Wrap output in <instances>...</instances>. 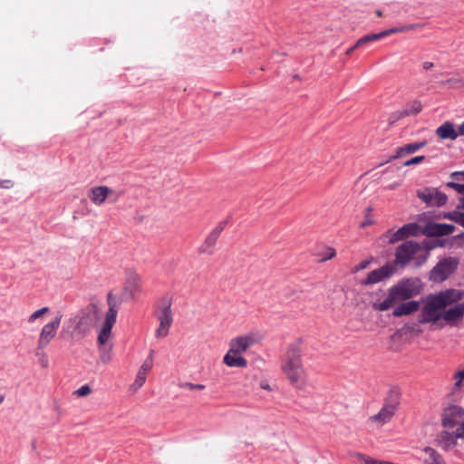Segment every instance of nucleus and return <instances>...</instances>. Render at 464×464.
<instances>
[{"label": "nucleus", "instance_id": "nucleus-48", "mask_svg": "<svg viewBox=\"0 0 464 464\" xmlns=\"http://www.w3.org/2000/svg\"><path fill=\"white\" fill-rule=\"evenodd\" d=\"M459 208H464V195L459 199V205L458 206Z\"/></svg>", "mask_w": 464, "mask_h": 464}, {"label": "nucleus", "instance_id": "nucleus-33", "mask_svg": "<svg viewBox=\"0 0 464 464\" xmlns=\"http://www.w3.org/2000/svg\"><path fill=\"white\" fill-rule=\"evenodd\" d=\"M180 388L188 390H204L206 386L204 384H195L192 382H182L179 385Z\"/></svg>", "mask_w": 464, "mask_h": 464}, {"label": "nucleus", "instance_id": "nucleus-17", "mask_svg": "<svg viewBox=\"0 0 464 464\" xmlns=\"http://www.w3.org/2000/svg\"><path fill=\"white\" fill-rule=\"evenodd\" d=\"M113 190L106 186H98L94 187L90 190L89 198L91 201L100 206L105 202V200L112 195Z\"/></svg>", "mask_w": 464, "mask_h": 464}, {"label": "nucleus", "instance_id": "nucleus-37", "mask_svg": "<svg viewBox=\"0 0 464 464\" xmlns=\"http://www.w3.org/2000/svg\"><path fill=\"white\" fill-rule=\"evenodd\" d=\"M425 160L424 156H417L404 162V166L415 165L422 162Z\"/></svg>", "mask_w": 464, "mask_h": 464}, {"label": "nucleus", "instance_id": "nucleus-21", "mask_svg": "<svg viewBox=\"0 0 464 464\" xmlns=\"http://www.w3.org/2000/svg\"><path fill=\"white\" fill-rule=\"evenodd\" d=\"M455 227L450 224H430L427 227V233L430 236L441 237L453 233Z\"/></svg>", "mask_w": 464, "mask_h": 464}, {"label": "nucleus", "instance_id": "nucleus-29", "mask_svg": "<svg viewBox=\"0 0 464 464\" xmlns=\"http://www.w3.org/2000/svg\"><path fill=\"white\" fill-rule=\"evenodd\" d=\"M50 311L49 307L44 306L34 311L29 317L28 323H34L35 320L42 318L45 314Z\"/></svg>", "mask_w": 464, "mask_h": 464}, {"label": "nucleus", "instance_id": "nucleus-23", "mask_svg": "<svg viewBox=\"0 0 464 464\" xmlns=\"http://www.w3.org/2000/svg\"><path fill=\"white\" fill-rule=\"evenodd\" d=\"M422 27H423L422 24H411L400 26V27H392L390 29H387V30L378 33V34H379L380 39H382V38L388 36L390 34H392L406 33V32L417 30V29L422 28Z\"/></svg>", "mask_w": 464, "mask_h": 464}, {"label": "nucleus", "instance_id": "nucleus-3", "mask_svg": "<svg viewBox=\"0 0 464 464\" xmlns=\"http://www.w3.org/2000/svg\"><path fill=\"white\" fill-rule=\"evenodd\" d=\"M421 290L422 284L419 278L411 277L400 280L388 289L387 297L382 302L372 303V308L380 312L387 311L394 304L420 295Z\"/></svg>", "mask_w": 464, "mask_h": 464}, {"label": "nucleus", "instance_id": "nucleus-19", "mask_svg": "<svg viewBox=\"0 0 464 464\" xmlns=\"http://www.w3.org/2000/svg\"><path fill=\"white\" fill-rule=\"evenodd\" d=\"M223 363L231 368H246L247 361L241 354L233 353L228 349L223 357Z\"/></svg>", "mask_w": 464, "mask_h": 464}, {"label": "nucleus", "instance_id": "nucleus-28", "mask_svg": "<svg viewBox=\"0 0 464 464\" xmlns=\"http://www.w3.org/2000/svg\"><path fill=\"white\" fill-rule=\"evenodd\" d=\"M35 356L38 358V362L42 368H47L49 366V359L44 350H39L37 347L34 352Z\"/></svg>", "mask_w": 464, "mask_h": 464}, {"label": "nucleus", "instance_id": "nucleus-32", "mask_svg": "<svg viewBox=\"0 0 464 464\" xmlns=\"http://www.w3.org/2000/svg\"><path fill=\"white\" fill-rule=\"evenodd\" d=\"M454 310L457 311V314L455 315L456 324H457L464 316V301L462 303H459V304H457L456 305H454Z\"/></svg>", "mask_w": 464, "mask_h": 464}, {"label": "nucleus", "instance_id": "nucleus-22", "mask_svg": "<svg viewBox=\"0 0 464 464\" xmlns=\"http://www.w3.org/2000/svg\"><path fill=\"white\" fill-rule=\"evenodd\" d=\"M426 145H427L426 141H419V142L406 144L402 147L398 148L396 150L395 154L392 157H391V160H395V159L401 158L408 154H412V153L416 152L417 150H419L420 149L425 147Z\"/></svg>", "mask_w": 464, "mask_h": 464}, {"label": "nucleus", "instance_id": "nucleus-1", "mask_svg": "<svg viewBox=\"0 0 464 464\" xmlns=\"http://www.w3.org/2000/svg\"><path fill=\"white\" fill-rule=\"evenodd\" d=\"M464 296V292L459 289H446L429 295L418 315V322L421 324H430L441 329L445 324L455 325L457 311L454 306H448L458 303Z\"/></svg>", "mask_w": 464, "mask_h": 464}, {"label": "nucleus", "instance_id": "nucleus-34", "mask_svg": "<svg viewBox=\"0 0 464 464\" xmlns=\"http://www.w3.org/2000/svg\"><path fill=\"white\" fill-rule=\"evenodd\" d=\"M425 452L429 454L431 459V464H440V455L431 448H426Z\"/></svg>", "mask_w": 464, "mask_h": 464}, {"label": "nucleus", "instance_id": "nucleus-12", "mask_svg": "<svg viewBox=\"0 0 464 464\" xmlns=\"http://www.w3.org/2000/svg\"><path fill=\"white\" fill-rule=\"evenodd\" d=\"M417 197L429 206H443L447 202V196L437 188H428L417 191Z\"/></svg>", "mask_w": 464, "mask_h": 464}, {"label": "nucleus", "instance_id": "nucleus-36", "mask_svg": "<svg viewBox=\"0 0 464 464\" xmlns=\"http://www.w3.org/2000/svg\"><path fill=\"white\" fill-rule=\"evenodd\" d=\"M129 284L132 286L133 290L140 291V278L138 276H134L129 279Z\"/></svg>", "mask_w": 464, "mask_h": 464}, {"label": "nucleus", "instance_id": "nucleus-30", "mask_svg": "<svg viewBox=\"0 0 464 464\" xmlns=\"http://www.w3.org/2000/svg\"><path fill=\"white\" fill-rule=\"evenodd\" d=\"M153 362L151 358H146V360L142 362L141 366L139 369V372L149 374L150 371L152 369Z\"/></svg>", "mask_w": 464, "mask_h": 464}, {"label": "nucleus", "instance_id": "nucleus-13", "mask_svg": "<svg viewBox=\"0 0 464 464\" xmlns=\"http://www.w3.org/2000/svg\"><path fill=\"white\" fill-rule=\"evenodd\" d=\"M394 272V265L388 263L383 266L370 272L367 277L362 281V285H372L377 284L384 279L391 277Z\"/></svg>", "mask_w": 464, "mask_h": 464}, {"label": "nucleus", "instance_id": "nucleus-25", "mask_svg": "<svg viewBox=\"0 0 464 464\" xmlns=\"http://www.w3.org/2000/svg\"><path fill=\"white\" fill-rule=\"evenodd\" d=\"M380 40L379 34H370L361 37L356 43L355 47H362L370 43Z\"/></svg>", "mask_w": 464, "mask_h": 464}, {"label": "nucleus", "instance_id": "nucleus-11", "mask_svg": "<svg viewBox=\"0 0 464 464\" xmlns=\"http://www.w3.org/2000/svg\"><path fill=\"white\" fill-rule=\"evenodd\" d=\"M464 420V409L458 405L446 408L442 413L441 423L444 427L452 429Z\"/></svg>", "mask_w": 464, "mask_h": 464}, {"label": "nucleus", "instance_id": "nucleus-43", "mask_svg": "<svg viewBox=\"0 0 464 464\" xmlns=\"http://www.w3.org/2000/svg\"><path fill=\"white\" fill-rule=\"evenodd\" d=\"M433 67H434V63H433L432 62H428V61H426V62H424V63H422V69H423L424 71L431 70Z\"/></svg>", "mask_w": 464, "mask_h": 464}, {"label": "nucleus", "instance_id": "nucleus-20", "mask_svg": "<svg viewBox=\"0 0 464 464\" xmlns=\"http://www.w3.org/2000/svg\"><path fill=\"white\" fill-rule=\"evenodd\" d=\"M436 134L442 140H454L458 138L459 133L455 130L454 124L450 121H445L436 130Z\"/></svg>", "mask_w": 464, "mask_h": 464}, {"label": "nucleus", "instance_id": "nucleus-50", "mask_svg": "<svg viewBox=\"0 0 464 464\" xmlns=\"http://www.w3.org/2000/svg\"><path fill=\"white\" fill-rule=\"evenodd\" d=\"M153 353L154 351H150V353L147 358H151L153 360Z\"/></svg>", "mask_w": 464, "mask_h": 464}, {"label": "nucleus", "instance_id": "nucleus-27", "mask_svg": "<svg viewBox=\"0 0 464 464\" xmlns=\"http://www.w3.org/2000/svg\"><path fill=\"white\" fill-rule=\"evenodd\" d=\"M453 380H454V383H453V390L455 391H459L462 386H463V382H464V369L463 370H459L458 372H456L454 374H453Z\"/></svg>", "mask_w": 464, "mask_h": 464}, {"label": "nucleus", "instance_id": "nucleus-31", "mask_svg": "<svg viewBox=\"0 0 464 464\" xmlns=\"http://www.w3.org/2000/svg\"><path fill=\"white\" fill-rule=\"evenodd\" d=\"M153 362L151 358H146V360L142 362L141 366L139 369V372L149 374L150 371L152 369Z\"/></svg>", "mask_w": 464, "mask_h": 464}, {"label": "nucleus", "instance_id": "nucleus-26", "mask_svg": "<svg viewBox=\"0 0 464 464\" xmlns=\"http://www.w3.org/2000/svg\"><path fill=\"white\" fill-rule=\"evenodd\" d=\"M421 109V103L418 101H414L409 109L400 113V117L418 114Z\"/></svg>", "mask_w": 464, "mask_h": 464}, {"label": "nucleus", "instance_id": "nucleus-40", "mask_svg": "<svg viewBox=\"0 0 464 464\" xmlns=\"http://www.w3.org/2000/svg\"><path fill=\"white\" fill-rule=\"evenodd\" d=\"M455 437L458 439H464V420L456 429Z\"/></svg>", "mask_w": 464, "mask_h": 464}, {"label": "nucleus", "instance_id": "nucleus-10", "mask_svg": "<svg viewBox=\"0 0 464 464\" xmlns=\"http://www.w3.org/2000/svg\"><path fill=\"white\" fill-rule=\"evenodd\" d=\"M257 342V335L254 333H248L232 338L228 343V349H230L231 353H238L242 355Z\"/></svg>", "mask_w": 464, "mask_h": 464}, {"label": "nucleus", "instance_id": "nucleus-35", "mask_svg": "<svg viewBox=\"0 0 464 464\" xmlns=\"http://www.w3.org/2000/svg\"><path fill=\"white\" fill-rule=\"evenodd\" d=\"M92 389L88 384L81 386L78 390L74 392L76 395L79 397H85L91 394Z\"/></svg>", "mask_w": 464, "mask_h": 464}, {"label": "nucleus", "instance_id": "nucleus-52", "mask_svg": "<svg viewBox=\"0 0 464 464\" xmlns=\"http://www.w3.org/2000/svg\"><path fill=\"white\" fill-rule=\"evenodd\" d=\"M398 186H399V184L391 185V186H390V188H396V187H398Z\"/></svg>", "mask_w": 464, "mask_h": 464}, {"label": "nucleus", "instance_id": "nucleus-46", "mask_svg": "<svg viewBox=\"0 0 464 464\" xmlns=\"http://www.w3.org/2000/svg\"><path fill=\"white\" fill-rule=\"evenodd\" d=\"M459 175H464V171H455L451 173L450 177L452 179H457Z\"/></svg>", "mask_w": 464, "mask_h": 464}, {"label": "nucleus", "instance_id": "nucleus-2", "mask_svg": "<svg viewBox=\"0 0 464 464\" xmlns=\"http://www.w3.org/2000/svg\"><path fill=\"white\" fill-rule=\"evenodd\" d=\"M108 311L106 312L103 323L97 337L99 357L103 364L111 362L112 357L113 344L110 342L111 330L116 322L120 301L109 293L107 295Z\"/></svg>", "mask_w": 464, "mask_h": 464}, {"label": "nucleus", "instance_id": "nucleus-49", "mask_svg": "<svg viewBox=\"0 0 464 464\" xmlns=\"http://www.w3.org/2000/svg\"><path fill=\"white\" fill-rule=\"evenodd\" d=\"M375 14L378 17H382V12L381 10H376L375 11Z\"/></svg>", "mask_w": 464, "mask_h": 464}, {"label": "nucleus", "instance_id": "nucleus-6", "mask_svg": "<svg viewBox=\"0 0 464 464\" xmlns=\"http://www.w3.org/2000/svg\"><path fill=\"white\" fill-rule=\"evenodd\" d=\"M429 252L414 241H406L400 245L395 253L394 264L404 266L415 260L417 266H421L428 258Z\"/></svg>", "mask_w": 464, "mask_h": 464}, {"label": "nucleus", "instance_id": "nucleus-42", "mask_svg": "<svg viewBox=\"0 0 464 464\" xmlns=\"http://www.w3.org/2000/svg\"><path fill=\"white\" fill-rule=\"evenodd\" d=\"M327 253H328L327 256L322 259L323 261L332 259L336 255L335 250L333 247H328Z\"/></svg>", "mask_w": 464, "mask_h": 464}, {"label": "nucleus", "instance_id": "nucleus-8", "mask_svg": "<svg viewBox=\"0 0 464 464\" xmlns=\"http://www.w3.org/2000/svg\"><path fill=\"white\" fill-rule=\"evenodd\" d=\"M458 265V258L451 256L445 257L433 267L430 272V278L435 282H442L455 272Z\"/></svg>", "mask_w": 464, "mask_h": 464}, {"label": "nucleus", "instance_id": "nucleus-24", "mask_svg": "<svg viewBox=\"0 0 464 464\" xmlns=\"http://www.w3.org/2000/svg\"><path fill=\"white\" fill-rule=\"evenodd\" d=\"M146 379H147V374L142 373L138 371L136 378H135L133 383L130 387V390L133 391L134 392H136L139 389H140L144 385Z\"/></svg>", "mask_w": 464, "mask_h": 464}, {"label": "nucleus", "instance_id": "nucleus-4", "mask_svg": "<svg viewBox=\"0 0 464 464\" xmlns=\"http://www.w3.org/2000/svg\"><path fill=\"white\" fill-rule=\"evenodd\" d=\"M97 317V305L89 304L68 319L62 330V334H67L72 339H82L90 333Z\"/></svg>", "mask_w": 464, "mask_h": 464}, {"label": "nucleus", "instance_id": "nucleus-44", "mask_svg": "<svg viewBox=\"0 0 464 464\" xmlns=\"http://www.w3.org/2000/svg\"><path fill=\"white\" fill-rule=\"evenodd\" d=\"M458 224L464 227V212H459Z\"/></svg>", "mask_w": 464, "mask_h": 464}, {"label": "nucleus", "instance_id": "nucleus-54", "mask_svg": "<svg viewBox=\"0 0 464 464\" xmlns=\"http://www.w3.org/2000/svg\"><path fill=\"white\" fill-rule=\"evenodd\" d=\"M2 187L8 188V186H6V183H4V185L1 184Z\"/></svg>", "mask_w": 464, "mask_h": 464}, {"label": "nucleus", "instance_id": "nucleus-47", "mask_svg": "<svg viewBox=\"0 0 464 464\" xmlns=\"http://www.w3.org/2000/svg\"><path fill=\"white\" fill-rule=\"evenodd\" d=\"M357 48H358V47H355V44H354L352 47H350V48L346 51V53H346L347 55H350V54H351V53H352L355 49H357Z\"/></svg>", "mask_w": 464, "mask_h": 464}, {"label": "nucleus", "instance_id": "nucleus-9", "mask_svg": "<svg viewBox=\"0 0 464 464\" xmlns=\"http://www.w3.org/2000/svg\"><path fill=\"white\" fill-rule=\"evenodd\" d=\"M63 315L58 314L52 321L43 326L37 341L39 350H44L47 347L52 340L56 336Z\"/></svg>", "mask_w": 464, "mask_h": 464}, {"label": "nucleus", "instance_id": "nucleus-38", "mask_svg": "<svg viewBox=\"0 0 464 464\" xmlns=\"http://www.w3.org/2000/svg\"><path fill=\"white\" fill-rule=\"evenodd\" d=\"M447 186L450 188H454L458 193L463 194L464 193V184H459L455 182H449L447 183Z\"/></svg>", "mask_w": 464, "mask_h": 464}, {"label": "nucleus", "instance_id": "nucleus-15", "mask_svg": "<svg viewBox=\"0 0 464 464\" xmlns=\"http://www.w3.org/2000/svg\"><path fill=\"white\" fill-rule=\"evenodd\" d=\"M225 226V222L218 224V226L208 235L204 242L198 247V253L208 255L214 253L216 243L224 230Z\"/></svg>", "mask_w": 464, "mask_h": 464}, {"label": "nucleus", "instance_id": "nucleus-5", "mask_svg": "<svg viewBox=\"0 0 464 464\" xmlns=\"http://www.w3.org/2000/svg\"><path fill=\"white\" fill-rule=\"evenodd\" d=\"M282 370L290 383L296 389L302 390L305 386V372L301 361V350L291 346L282 362Z\"/></svg>", "mask_w": 464, "mask_h": 464}, {"label": "nucleus", "instance_id": "nucleus-53", "mask_svg": "<svg viewBox=\"0 0 464 464\" xmlns=\"http://www.w3.org/2000/svg\"><path fill=\"white\" fill-rule=\"evenodd\" d=\"M464 179V175H459L456 179Z\"/></svg>", "mask_w": 464, "mask_h": 464}, {"label": "nucleus", "instance_id": "nucleus-7", "mask_svg": "<svg viewBox=\"0 0 464 464\" xmlns=\"http://www.w3.org/2000/svg\"><path fill=\"white\" fill-rule=\"evenodd\" d=\"M173 298L169 295L162 296L157 304L156 316L160 325L155 332L157 338H164L169 334V328L173 323L171 311Z\"/></svg>", "mask_w": 464, "mask_h": 464}, {"label": "nucleus", "instance_id": "nucleus-18", "mask_svg": "<svg viewBox=\"0 0 464 464\" xmlns=\"http://www.w3.org/2000/svg\"><path fill=\"white\" fill-rule=\"evenodd\" d=\"M420 309V302L418 301H408L402 302L399 305L395 307L392 312V314L395 317H401L404 315H410L413 313L417 312Z\"/></svg>", "mask_w": 464, "mask_h": 464}, {"label": "nucleus", "instance_id": "nucleus-14", "mask_svg": "<svg viewBox=\"0 0 464 464\" xmlns=\"http://www.w3.org/2000/svg\"><path fill=\"white\" fill-rule=\"evenodd\" d=\"M422 232V228L417 223H409L399 228L395 232L389 231L391 244L403 240L409 237H415Z\"/></svg>", "mask_w": 464, "mask_h": 464}, {"label": "nucleus", "instance_id": "nucleus-55", "mask_svg": "<svg viewBox=\"0 0 464 464\" xmlns=\"http://www.w3.org/2000/svg\"><path fill=\"white\" fill-rule=\"evenodd\" d=\"M2 187L8 188V186H6V183H4V185L1 184Z\"/></svg>", "mask_w": 464, "mask_h": 464}, {"label": "nucleus", "instance_id": "nucleus-45", "mask_svg": "<svg viewBox=\"0 0 464 464\" xmlns=\"http://www.w3.org/2000/svg\"><path fill=\"white\" fill-rule=\"evenodd\" d=\"M457 133H459V136H464V122L459 127Z\"/></svg>", "mask_w": 464, "mask_h": 464}, {"label": "nucleus", "instance_id": "nucleus-16", "mask_svg": "<svg viewBox=\"0 0 464 464\" xmlns=\"http://www.w3.org/2000/svg\"><path fill=\"white\" fill-rule=\"evenodd\" d=\"M397 407L398 403L396 401L386 402L377 414L370 417V421L376 423L378 426L384 425L394 416Z\"/></svg>", "mask_w": 464, "mask_h": 464}, {"label": "nucleus", "instance_id": "nucleus-41", "mask_svg": "<svg viewBox=\"0 0 464 464\" xmlns=\"http://www.w3.org/2000/svg\"><path fill=\"white\" fill-rule=\"evenodd\" d=\"M459 211L448 212L444 215V218L458 223Z\"/></svg>", "mask_w": 464, "mask_h": 464}, {"label": "nucleus", "instance_id": "nucleus-39", "mask_svg": "<svg viewBox=\"0 0 464 464\" xmlns=\"http://www.w3.org/2000/svg\"><path fill=\"white\" fill-rule=\"evenodd\" d=\"M370 261L369 260H363L362 261L360 264H358L356 266H354L353 268V273H357L359 272L360 270H363L365 268L368 267V266L370 265Z\"/></svg>", "mask_w": 464, "mask_h": 464}, {"label": "nucleus", "instance_id": "nucleus-51", "mask_svg": "<svg viewBox=\"0 0 464 464\" xmlns=\"http://www.w3.org/2000/svg\"><path fill=\"white\" fill-rule=\"evenodd\" d=\"M5 400V396L4 395H0V404L4 401Z\"/></svg>", "mask_w": 464, "mask_h": 464}]
</instances>
